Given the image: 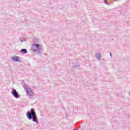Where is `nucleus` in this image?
Segmentation results:
<instances>
[{
    "label": "nucleus",
    "mask_w": 130,
    "mask_h": 130,
    "mask_svg": "<svg viewBox=\"0 0 130 130\" xmlns=\"http://www.w3.org/2000/svg\"><path fill=\"white\" fill-rule=\"evenodd\" d=\"M26 117L29 120L32 119L34 122H36V123L38 124V118H37L36 112H35V111H34V109H31L30 112L28 111L27 112Z\"/></svg>",
    "instance_id": "f257e3e1"
},
{
    "label": "nucleus",
    "mask_w": 130,
    "mask_h": 130,
    "mask_svg": "<svg viewBox=\"0 0 130 130\" xmlns=\"http://www.w3.org/2000/svg\"><path fill=\"white\" fill-rule=\"evenodd\" d=\"M31 50L37 53H42L43 52V48L42 46L39 44H33L31 46Z\"/></svg>",
    "instance_id": "f03ea898"
},
{
    "label": "nucleus",
    "mask_w": 130,
    "mask_h": 130,
    "mask_svg": "<svg viewBox=\"0 0 130 130\" xmlns=\"http://www.w3.org/2000/svg\"><path fill=\"white\" fill-rule=\"evenodd\" d=\"M22 85L24 89L25 90L26 94L28 95L29 97H33V96H34V92H33L31 88L27 87V84L23 82L22 83Z\"/></svg>",
    "instance_id": "7ed1b4c3"
},
{
    "label": "nucleus",
    "mask_w": 130,
    "mask_h": 130,
    "mask_svg": "<svg viewBox=\"0 0 130 130\" xmlns=\"http://www.w3.org/2000/svg\"><path fill=\"white\" fill-rule=\"evenodd\" d=\"M11 90V94L12 96H14V98H16V99H18V98H20V97H21L20 94H19V92H18V91H17V90H16L15 88H12Z\"/></svg>",
    "instance_id": "20e7f679"
},
{
    "label": "nucleus",
    "mask_w": 130,
    "mask_h": 130,
    "mask_svg": "<svg viewBox=\"0 0 130 130\" xmlns=\"http://www.w3.org/2000/svg\"><path fill=\"white\" fill-rule=\"evenodd\" d=\"M12 60L14 61H16L17 62H20L21 61V59L19 56H16L12 57Z\"/></svg>",
    "instance_id": "39448f33"
},
{
    "label": "nucleus",
    "mask_w": 130,
    "mask_h": 130,
    "mask_svg": "<svg viewBox=\"0 0 130 130\" xmlns=\"http://www.w3.org/2000/svg\"><path fill=\"white\" fill-rule=\"evenodd\" d=\"M95 57L98 59V60H100L101 59V57H102V56L100 54V53H96L95 54Z\"/></svg>",
    "instance_id": "423d86ee"
},
{
    "label": "nucleus",
    "mask_w": 130,
    "mask_h": 130,
    "mask_svg": "<svg viewBox=\"0 0 130 130\" xmlns=\"http://www.w3.org/2000/svg\"><path fill=\"white\" fill-rule=\"evenodd\" d=\"M20 52L21 53H23V54H25L27 53V49H22L20 50Z\"/></svg>",
    "instance_id": "0eeeda50"
},
{
    "label": "nucleus",
    "mask_w": 130,
    "mask_h": 130,
    "mask_svg": "<svg viewBox=\"0 0 130 130\" xmlns=\"http://www.w3.org/2000/svg\"><path fill=\"white\" fill-rule=\"evenodd\" d=\"M38 43H39V40L38 39H35L34 40V44H37Z\"/></svg>",
    "instance_id": "6e6552de"
},
{
    "label": "nucleus",
    "mask_w": 130,
    "mask_h": 130,
    "mask_svg": "<svg viewBox=\"0 0 130 130\" xmlns=\"http://www.w3.org/2000/svg\"><path fill=\"white\" fill-rule=\"evenodd\" d=\"M73 68L74 69H79V68H80V65H75V66H73Z\"/></svg>",
    "instance_id": "1a4fd4ad"
},
{
    "label": "nucleus",
    "mask_w": 130,
    "mask_h": 130,
    "mask_svg": "<svg viewBox=\"0 0 130 130\" xmlns=\"http://www.w3.org/2000/svg\"><path fill=\"white\" fill-rule=\"evenodd\" d=\"M105 2V4H106V5H109V3L107 2V1L106 0H104Z\"/></svg>",
    "instance_id": "9d476101"
},
{
    "label": "nucleus",
    "mask_w": 130,
    "mask_h": 130,
    "mask_svg": "<svg viewBox=\"0 0 130 130\" xmlns=\"http://www.w3.org/2000/svg\"><path fill=\"white\" fill-rule=\"evenodd\" d=\"M25 40H21V39H20V41L21 42H24V41H25Z\"/></svg>",
    "instance_id": "9b49d317"
},
{
    "label": "nucleus",
    "mask_w": 130,
    "mask_h": 130,
    "mask_svg": "<svg viewBox=\"0 0 130 130\" xmlns=\"http://www.w3.org/2000/svg\"><path fill=\"white\" fill-rule=\"evenodd\" d=\"M110 56H112V54H111V53H110Z\"/></svg>",
    "instance_id": "f8f14e48"
},
{
    "label": "nucleus",
    "mask_w": 130,
    "mask_h": 130,
    "mask_svg": "<svg viewBox=\"0 0 130 130\" xmlns=\"http://www.w3.org/2000/svg\"><path fill=\"white\" fill-rule=\"evenodd\" d=\"M29 0H27V2H29Z\"/></svg>",
    "instance_id": "ddd939ff"
},
{
    "label": "nucleus",
    "mask_w": 130,
    "mask_h": 130,
    "mask_svg": "<svg viewBox=\"0 0 130 130\" xmlns=\"http://www.w3.org/2000/svg\"><path fill=\"white\" fill-rule=\"evenodd\" d=\"M114 1H117V0H114Z\"/></svg>",
    "instance_id": "4468645a"
}]
</instances>
